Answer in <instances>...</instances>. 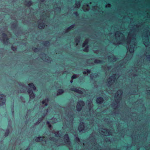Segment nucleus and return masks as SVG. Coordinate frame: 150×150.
I'll return each instance as SVG.
<instances>
[{"label":"nucleus","mask_w":150,"mask_h":150,"mask_svg":"<svg viewBox=\"0 0 150 150\" xmlns=\"http://www.w3.org/2000/svg\"><path fill=\"white\" fill-rule=\"evenodd\" d=\"M130 50H131V51H132V52H133V50H132V49L131 48H130Z\"/></svg>","instance_id":"35"},{"label":"nucleus","mask_w":150,"mask_h":150,"mask_svg":"<svg viewBox=\"0 0 150 150\" xmlns=\"http://www.w3.org/2000/svg\"><path fill=\"white\" fill-rule=\"evenodd\" d=\"M86 45H87L86 44L84 43H83V44L82 46L83 47H85Z\"/></svg>","instance_id":"26"},{"label":"nucleus","mask_w":150,"mask_h":150,"mask_svg":"<svg viewBox=\"0 0 150 150\" xmlns=\"http://www.w3.org/2000/svg\"><path fill=\"white\" fill-rule=\"evenodd\" d=\"M45 138V137H36V138H35V140L37 142H39L40 141L45 142V140L44 139H43V138Z\"/></svg>","instance_id":"7"},{"label":"nucleus","mask_w":150,"mask_h":150,"mask_svg":"<svg viewBox=\"0 0 150 150\" xmlns=\"http://www.w3.org/2000/svg\"><path fill=\"white\" fill-rule=\"evenodd\" d=\"M97 74H96V76H97Z\"/></svg>","instance_id":"43"},{"label":"nucleus","mask_w":150,"mask_h":150,"mask_svg":"<svg viewBox=\"0 0 150 150\" xmlns=\"http://www.w3.org/2000/svg\"><path fill=\"white\" fill-rule=\"evenodd\" d=\"M88 40H86L83 43H84L85 44L87 45V44L88 43Z\"/></svg>","instance_id":"24"},{"label":"nucleus","mask_w":150,"mask_h":150,"mask_svg":"<svg viewBox=\"0 0 150 150\" xmlns=\"http://www.w3.org/2000/svg\"><path fill=\"white\" fill-rule=\"evenodd\" d=\"M57 92L58 95H61L64 93V91L63 89H58Z\"/></svg>","instance_id":"10"},{"label":"nucleus","mask_w":150,"mask_h":150,"mask_svg":"<svg viewBox=\"0 0 150 150\" xmlns=\"http://www.w3.org/2000/svg\"><path fill=\"white\" fill-rule=\"evenodd\" d=\"M119 91H121L120 90H119Z\"/></svg>","instance_id":"40"},{"label":"nucleus","mask_w":150,"mask_h":150,"mask_svg":"<svg viewBox=\"0 0 150 150\" xmlns=\"http://www.w3.org/2000/svg\"><path fill=\"white\" fill-rule=\"evenodd\" d=\"M52 125H51V124H49V125H48V127H49V128H50L52 127Z\"/></svg>","instance_id":"27"},{"label":"nucleus","mask_w":150,"mask_h":150,"mask_svg":"<svg viewBox=\"0 0 150 150\" xmlns=\"http://www.w3.org/2000/svg\"><path fill=\"white\" fill-rule=\"evenodd\" d=\"M45 26V23H42L38 24V27L40 29H43Z\"/></svg>","instance_id":"9"},{"label":"nucleus","mask_w":150,"mask_h":150,"mask_svg":"<svg viewBox=\"0 0 150 150\" xmlns=\"http://www.w3.org/2000/svg\"><path fill=\"white\" fill-rule=\"evenodd\" d=\"M71 28L70 27V26H69L66 30V32H68L69 30H71Z\"/></svg>","instance_id":"19"},{"label":"nucleus","mask_w":150,"mask_h":150,"mask_svg":"<svg viewBox=\"0 0 150 150\" xmlns=\"http://www.w3.org/2000/svg\"><path fill=\"white\" fill-rule=\"evenodd\" d=\"M70 26L71 28L72 29L73 28H74V25H71Z\"/></svg>","instance_id":"30"},{"label":"nucleus","mask_w":150,"mask_h":150,"mask_svg":"<svg viewBox=\"0 0 150 150\" xmlns=\"http://www.w3.org/2000/svg\"><path fill=\"white\" fill-rule=\"evenodd\" d=\"M74 14L76 16H77L78 15V13L77 12H75L74 13Z\"/></svg>","instance_id":"31"},{"label":"nucleus","mask_w":150,"mask_h":150,"mask_svg":"<svg viewBox=\"0 0 150 150\" xmlns=\"http://www.w3.org/2000/svg\"><path fill=\"white\" fill-rule=\"evenodd\" d=\"M47 124L48 125H49L50 124V122L49 121H47Z\"/></svg>","instance_id":"28"},{"label":"nucleus","mask_w":150,"mask_h":150,"mask_svg":"<svg viewBox=\"0 0 150 150\" xmlns=\"http://www.w3.org/2000/svg\"><path fill=\"white\" fill-rule=\"evenodd\" d=\"M13 25L14 28H15L17 27V23H14L13 24Z\"/></svg>","instance_id":"20"},{"label":"nucleus","mask_w":150,"mask_h":150,"mask_svg":"<svg viewBox=\"0 0 150 150\" xmlns=\"http://www.w3.org/2000/svg\"><path fill=\"white\" fill-rule=\"evenodd\" d=\"M2 37L4 42L5 43H7L9 40V38L7 36V35L5 33H3L2 34Z\"/></svg>","instance_id":"4"},{"label":"nucleus","mask_w":150,"mask_h":150,"mask_svg":"<svg viewBox=\"0 0 150 150\" xmlns=\"http://www.w3.org/2000/svg\"><path fill=\"white\" fill-rule=\"evenodd\" d=\"M103 99L102 97H100L98 98L96 100L97 103L99 104H101L103 101Z\"/></svg>","instance_id":"8"},{"label":"nucleus","mask_w":150,"mask_h":150,"mask_svg":"<svg viewBox=\"0 0 150 150\" xmlns=\"http://www.w3.org/2000/svg\"><path fill=\"white\" fill-rule=\"evenodd\" d=\"M88 48V46H87V47H86L85 49H84V50H83V51H85V52L87 51V50H88V49H87Z\"/></svg>","instance_id":"23"},{"label":"nucleus","mask_w":150,"mask_h":150,"mask_svg":"<svg viewBox=\"0 0 150 150\" xmlns=\"http://www.w3.org/2000/svg\"><path fill=\"white\" fill-rule=\"evenodd\" d=\"M46 99H45V100H43L42 101V103L45 106H47V102H46Z\"/></svg>","instance_id":"14"},{"label":"nucleus","mask_w":150,"mask_h":150,"mask_svg":"<svg viewBox=\"0 0 150 150\" xmlns=\"http://www.w3.org/2000/svg\"><path fill=\"white\" fill-rule=\"evenodd\" d=\"M84 105V101L82 100L79 101L77 104L76 110L78 112L80 111Z\"/></svg>","instance_id":"2"},{"label":"nucleus","mask_w":150,"mask_h":150,"mask_svg":"<svg viewBox=\"0 0 150 150\" xmlns=\"http://www.w3.org/2000/svg\"><path fill=\"white\" fill-rule=\"evenodd\" d=\"M11 50L13 51H15L17 49L16 48L14 47L13 45L11 46Z\"/></svg>","instance_id":"17"},{"label":"nucleus","mask_w":150,"mask_h":150,"mask_svg":"<svg viewBox=\"0 0 150 150\" xmlns=\"http://www.w3.org/2000/svg\"><path fill=\"white\" fill-rule=\"evenodd\" d=\"M38 50V49L37 48H35L34 49V51L35 52H36Z\"/></svg>","instance_id":"21"},{"label":"nucleus","mask_w":150,"mask_h":150,"mask_svg":"<svg viewBox=\"0 0 150 150\" xmlns=\"http://www.w3.org/2000/svg\"><path fill=\"white\" fill-rule=\"evenodd\" d=\"M77 77V75H76L75 74L72 76L71 78L72 79H76Z\"/></svg>","instance_id":"18"},{"label":"nucleus","mask_w":150,"mask_h":150,"mask_svg":"<svg viewBox=\"0 0 150 150\" xmlns=\"http://www.w3.org/2000/svg\"><path fill=\"white\" fill-rule=\"evenodd\" d=\"M10 133L9 130L8 129H7L6 130V132L5 133V136L6 137Z\"/></svg>","instance_id":"13"},{"label":"nucleus","mask_w":150,"mask_h":150,"mask_svg":"<svg viewBox=\"0 0 150 150\" xmlns=\"http://www.w3.org/2000/svg\"><path fill=\"white\" fill-rule=\"evenodd\" d=\"M27 150V149H25V150Z\"/></svg>","instance_id":"44"},{"label":"nucleus","mask_w":150,"mask_h":150,"mask_svg":"<svg viewBox=\"0 0 150 150\" xmlns=\"http://www.w3.org/2000/svg\"><path fill=\"white\" fill-rule=\"evenodd\" d=\"M73 82V79H71L70 80V82L71 83H72Z\"/></svg>","instance_id":"33"},{"label":"nucleus","mask_w":150,"mask_h":150,"mask_svg":"<svg viewBox=\"0 0 150 150\" xmlns=\"http://www.w3.org/2000/svg\"><path fill=\"white\" fill-rule=\"evenodd\" d=\"M29 87L30 88H28V89L27 92L29 94V96L31 99H33L35 97V94L34 93L32 89L34 91L36 90V88L34 84L32 83H30L28 84Z\"/></svg>","instance_id":"1"},{"label":"nucleus","mask_w":150,"mask_h":150,"mask_svg":"<svg viewBox=\"0 0 150 150\" xmlns=\"http://www.w3.org/2000/svg\"><path fill=\"white\" fill-rule=\"evenodd\" d=\"M104 62L102 60H100L98 59H95L94 61V62L96 63H100L102 64Z\"/></svg>","instance_id":"11"},{"label":"nucleus","mask_w":150,"mask_h":150,"mask_svg":"<svg viewBox=\"0 0 150 150\" xmlns=\"http://www.w3.org/2000/svg\"><path fill=\"white\" fill-rule=\"evenodd\" d=\"M55 139L53 137H50V140L51 141H53Z\"/></svg>","instance_id":"22"},{"label":"nucleus","mask_w":150,"mask_h":150,"mask_svg":"<svg viewBox=\"0 0 150 150\" xmlns=\"http://www.w3.org/2000/svg\"><path fill=\"white\" fill-rule=\"evenodd\" d=\"M76 42H79V40H78V39H77V38H76Z\"/></svg>","instance_id":"34"},{"label":"nucleus","mask_w":150,"mask_h":150,"mask_svg":"<svg viewBox=\"0 0 150 150\" xmlns=\"http://www.w3.org/2000/svg\"><path fill=\"white\" fill-rule=\"evenodd\" d=\"M112 81V80L111 79L108 82L110 84V83H111Z\"/></svg>","instance_id":"32"},{"label":"nucleus","mask_w":150,"mask_h":150,"mask_svg":"<svg viewBox=\"0 0 150 150\" xmlns=\"http://www.w3.org/2000/svg\"><path fill=\"white\" fill-rule=\"evenodd\" d=\"M117 96H116V98H117Z\"/></svg>","instance_id":"42"},{"label":"nucleus","mask_w":150,"mask_h":150,"mask_svg":"<svg viewBox=\"0 0 150 150\" xmlns=\"http://www.w3.org/2000/svg\"><path fill=\"white\" fill-rule=\"evenodd\" d=\"M47 101H48V99H47Z\"/></svg>","instance_id":"41"},{"label":"nucleus","mask_w":150,"mask_h":150,"mask_svg":"<svg viewBox=\"0 0 150 150\" xmlns=\"http://www.w3.org/2000/svg\"><path fill=\"white\" fill-rule=\"evenodd\" d=\"M79 131H81V130H82V127L79 126Z\"/></svg>","instance_id":"25"},{"label":"nucleus","mask_w":150,"mask_h":150,"mask_svg":"<svg viewBox=\"0 0 150 150\" xmlns=\"http://www.w3.org/2000/svg\"><path fill=\"white\" fill-rule=\"evenodd\" d=\"M78 5H79V4H78V3H77L76 4V5L77 6H78Z\"/></svg>","instance_id":"36"},{"label":"nucleus","mask_w":150,"mask_h":150,"mask_svg":"<svg viewBox=\"0 0 150 150\" xmlns=\"http://www.w3.org/2000/svg\"><path fill=\"white\" fill-rule=\"evenodd\" d=\"M76 139L77 141H79V139L78 137H76Z\"/></svg>","instance_id":"29"},{"label":"nucleus","mask_w":150,"mask_h":150,"mask_svg":"<svg viewBox=\"0 0 150 150\" xmlns=\"http://www.w3.org/2000/svg\"><path fill=\"white\" fill-rule=\"evenodd\" d=\"M50 42L49 41H45L44 44V45H45V46H46V45H50Z\"/></svg>","instance_id":"16"},{"label":"nucleus","mask_w":150,"mask_h":150,"mask_svg":"<svg viewBox=\"0 0 150 150\" xmlns=\"http://www.w3.org/2000/svg\"><path fill=\"white\" fill-rule=\"evenodd\" d=\"M40 121H41V120H42V119H40Z\"/></svg>","instance_id":"39"},{"label":"nucleus","mask_w":150,"mask_h":150,"mask_svg":"<svg viewBox=\"0 0 150 150\" xmlns=\"http://www.w3.org/2000/svg\"><path fill=\"white\" fill-rule=\"evenodd\" d=\"M86 71H84L83 72V74H86V73L87 72L88 74H89V73H90V72H91V71H90V70H89V69H87L86 70Z\"/></svg>","instance_id":"15"},{"label":"nucleus","mask_w":150,"mask_h":150,"mask_svg":"<svg viewBox=\"0 0 150 150\" xmlns=\"http://www.w3.org/2000/svg\"><path fill=\"white\" fill-rule=\"evenodd\" d=\"M70 90L79 94H82L83 93V92L75 88H71Z\"/></svg>","instance_id":"5"},{"label":"nucleus","mask_w":150,"mask_h":150,"mask_svg":"<svg viewBox=\"0 0 150 150\" xmlns=\"http://www.w3.org/2000/svg\"><path fill=\"white\" fill-rule=\"evenodd\" d=\"M6 97L3 94L0 95V102H1L0 105L4 104L6 102Z\"/></svg>","instance_id":"3"},{"label":"nucleus","mask_w":150,"mask_h":150,"mask_svg":"<svg viewBox=\"0 0 150 150\" xmlns=\"http://www.w3.org/2000/svg\"><path fill=\"white\" fill-rule=\"evenodd\" d=\"M42 2H43L45 0H40Z\"/></svg>","instance_id":"37"},{"label":"nucleus","mask_w":150,"mask_h":150,"mask_svg":"<svg viewBox=\"0 0 150 150\" xmlns=\"http://www.w3.org/2000/svg\"><path fill=\"white\" fill-rule=\"evenodd\" d=\"M149 91H150V90H149ZM148 93H150V92H148Z\"/></svg>","instance_id":"38"},{"label":"nucleus","mask_w":150,"mask_h":150,"mask_svg":"<svg viewBox=\"0 0 150 150\" xmlns=\"http://www.w3.org/2000/svg\"><path fill=\"white\" fill-rule=\"evenodd\" d=\"M27 3L26 5L28 6H31L32 4V2L31 1H29L28 2H26Z\"/></svg>","instance_id":"12"},{"label":"nucleus","mask_w":150,"mask_h":150,"mask_svg":"<svg viewBox=\"0 0 150 150\" xmlns=\"http://www.w3.org/2000/svg\"><path fill=\"white\" fill-rule=\"evenodd\" d=\"M64 139L65 141V142L67 144H69L70 142V140L68 134H66L64 136Z\"/></svg>","instance_id":"6"}]
</instances>
